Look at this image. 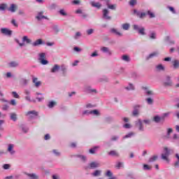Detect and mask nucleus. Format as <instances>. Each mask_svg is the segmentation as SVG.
I'll list each match as a JSON object with an SVG mask.
<instances>
[{
    "label": "nucleus",
    "mask_w": 179,
    "mask_h": 179,
    "mask_svg": "<svg viewBox=\"0 0 179 179\" xmlns=\"http://www.w3.org/2000/svg\"><path fill=\"white\" fill-rule=\"evenodd\" d=\"M97 167H100V163L98 162H92L89 164V169H97Z\"/></svg>",
    "instance_id": "4468645a"
},
{
    "label": "nucleus",
    "mask_w": 179,
    "mask_h": 179,
    "mask_svg": "<svg viewBox=\"0 0 179 179\" xmlns=\"http://www.w3.org/2000/svg\"><path fill=\"white\" fill-rule=\"evenodd\" d=\"M11 94H12V96H13V97H14V99H20V96H19V94H17V92H11Z\"/></svg>",
    "instance_id": "09e8293b"
},
{
    "label": "nucleus",
    "mask_w": 179,
    "mask_h": 179,
    "mask_svg": "<svg viewBox=\"0 0 179 179\" xmlns=\"http://www.w3.org/2000/svg\"><path fill=\"white\" fill-rule=\"evenodd\" d=\"M26 117L31 121L32 120H36L38 117V112L36 110H29L25 113Z\"/></svg>",
    "instance_id": "7ed1b4c3"
},
{
    "label": "nucleus",
    "mask_w": 179,
    "mask_h": 179,
    "mask_svg": "<svg viewBox=\"0 0 179 179\" xmlns=\"http://www.w3.org/2000/svg\"><path fill=\"white\" fill-rule=\"evenodd\" d=\"M31 93L30 90H24V94L26 95L25 100H27V101H31V97L30 96Z\"/></svg>",
    "instance_id": "aec40b11"
},
{
    "label": "nucleus",
    "mask_w": 179,
    "mask_h": 179,
    "mask_svg": "<svg viewBox=\"0 0 179 179\" xmlns=\"http://www.w3.org/2000/svg\"><path fill=\"white\" fill-rule=\"evenodd\" d=\"M8 66L10 68H17L19 66V62H10L8 63Z\"/></svg>",
    "instance_id": "393cba45"
},
{
    "label": "nucleus",
    "mask_w": 179,
    "mask_h": 179,
    "mask_svg": "<svg viewBox=\"0 0 179 179\" xmlns=\"http://www.w3.org/2000/svg\"><path fill=\"white\" fill-rule=\"evenodd\" d=\"M52 152L53 155H55V156H61V152H59V151H58L57 150H53Z\"/></svg>",
    "instance_id": "5fc2aeb1"
},
{
    "label": "nucleus",
    "mask_w": 179,
    "mask_h": 179,
    "mask_svg": "<svg viewBox=\"0 0 179 179\" xmlns=\"http://www.w3.org/2000/svg\"><path fill=\"white\" fill-rule=\"evenodd\" d=\"M129 27H131V24H129V23H124L122 24V29L123 30H129Z\"/></svg>",
    "instance_id": "f704fd0d"
},
{
    "label": "nucleus",
    "mask_w": 179,
    "mask_h": 179,
    "mask_svg": "<svg viewBox=\"0 0 179 179\" xmlns=\"http://www.w3.org/2000/svg\"><path fill=\"white\" fill-rule=\"evenodd\" d=\"M148 15L149 17H150V19H152L153 17H156V15H155V13H153L150 10L148 11Z\"/></svg>",
    "instance_id": "a18cd8bd"
},
{
    "label": "nucleus",
    "mask_w": 179,
    "mask_h": 179,
    "mask_svg": "<svg viewBox=\"0 0 179 179\" xmlns=\"http://www.w3.org/2000/svg\"><path fill=\"white\" fill-rule=\"evenodd\" d=\"M126 90H135V85L129 83L127 86L125 87Z\"/></svg>",
    "instance_id": "c756f323"
},
{
    "label": "nucleus",
    "mask_w": 179,
    "mask_h": 179,
    "mask_svg": "<svg viewBox=\"0 0 179 179\" xmlns=\"http://www.w3.org/2000/svg\"><path fill=\"white\" fill-rule=\"evenodd\" d=\"M173 150L165 148L164 149V152L161 155V159L166 162V163H169L170 162L169 157L170 156L171 153H173Z\"/></svg>",
    "instance_id": "f257e3e1"
},
{
    "label": "nucleus",
    "mask_w": 179,
    "mask_h": 179,
    "mask_svg": "<svg viewBox=\"0 0 179 179\" xmlns=\"http://www.w3.org/2000/svg\"><path fill=\"white\" fill-rule=\"evenodd\" d=\"M20 129H22V132H24V134H26L29 131V128L26 127V125L24 124H22L20 126Z\"/></svg>",
    "instance_id": "a19ab883"
},
{
    "label": "nucleus",
    "mask_w": 179,
    "mask_h": 179,
    "mask_svg": "<svg viewBox=\"0 0 179 179\" xmlns=\"http://www.w3.org/2000/svg\"><path fill=\"white\" fill-rule=\"evenodd\" d=\"M86 31H87V34L88 36H90L91 34H93V33H94V29H87Z\"/></svg>",
    "instance_id": "4d7b16f0"
},
{
    "label": "nucleus",
    "mask_w": 179,
    "mask_h": 179,
    "mask_svg": "<svg viewBox=\"0 0 179 179\" xmlns=\"http://www.w3.org/2000/svg\"><path fill=\"white\" fill-rule=\"evenodd\" d=\"M16 9H17V5L12 3L9 7L8 10L12 13H15V12H16Z\"/></svg>",
    "instance_id": "4be33fe9"
},
{
    "label": "nucleus",
    "mask_w": 179,
    "mask_h": 179,
    "mask_svg": "<svg viewBox=\"0 0 179 179\" xmlns=\"http://www.w3.org/2000/svg\"><path fill=\"white\" fill-rule=\"evenodd\" d=\"M109 13H110V11L108 10L103 9V19H105L106 20H111V17L110 15H108Z\"/></svg>",
    "instance_id": "9d476101"
},
{
    "label": "nucleus",
    "mask_w": 179,
    "mask_h": 179,
    "mask_svg": "<svg viewBox=\"0 0 179 179\" xmlns=\"http://www.w3.org/2000/svg\"><path fill=\"white\" fill-rule=\"evenodd\" d=\"M10 118L12 121L15 122L17 120V115H16V113H10Z\"/></svg>",
    "instance_id": "58836bf2"
},
{
    "label": "nucleus",
    "mask_w": 179,
    "mask_h": 179,
    "mask_svg": "<svg viewBox=\"0 0 179 179\" xmlns=\"http://www.w3.org/2000/svg\"><path fill=\"white\" fill-rule=\"evenodd\" d=\"M134 13L138 16V17H140V19H143L145 16H146L145 13L138 11L137 10H134Z\"/></svg>",
    "instance_id": "ddd939ff"
},
{
    "label": "nucleus",
    "mask_w": 179,
    "mask_h": 179,
    "mask_svg": "<svg viewBox=\"0 0 179 179\" xmlns=\"http://www.w3.org/2000/svg\"><path fill=\"white\" fill-rule=\"evenodd\" d=\"M7 152L10 155V156L15 155L16 151L15 150V145L13 144H8L7 145Z\"/></svg>",
    "instance_id": "39448f33"
},
{
    "label": "nucleus",
    "mask_w": 179,
    "mask_h": 179,
    "mask_svg": "<svg viewBox=\"0 0 179 179\" xmlns=\"http://www.w3.org/2000/svg\"><path fill=\"white\" fill-rule=\"evenodd\" d=\"M0 31L1 34H4V36H7L8 37L12 36V31L8 28H1Z\"/></svg>",
    "instance_id": "423d86ee"
},
{
    "label": "nucleus",
    "mask_w": 179,
    "mask_h": 179,
    "mask_svg": "<svg viewBox=\"0 0 179 179\" xmlns=\"http://www.w3.org/2000/svg\"><path fill=\"white\" fill-rule=\"evenodd\" d=\"M99 148H100V146H95V147L90 149L89 152L92 155H94V153H96V152L97 151V149H99Z\"/></svg>",
    "instance_id": "4c0bfd02"
},
{
    "label": "nucleus",
    "mask_w": 179,
    "mask_h": 179,
    "mask_svg": "<svg viewBox=\"0 0 179 179\" xmlns=\"http://www.w3.org/2000/svg\"><path fill=\"white\" fill-rule=\"evenodd\" d=\"M123 128H125V129H129L132 128V126L129 123H126L123 125Z\"/></svg>",
    "instance_id": "864d4df0"
},
{
    "label": "nucleus",
    "mask_w": 179,
    "mask_h": 179,
    "mask_svg": "<svg viewBox=\"0 0 179 179\" xmlns=\"http://www.w3.org/2000/svg\"><path fill=\"white\" fill-rule=\"evenodd\" d=\"M173 69H179V60H173Z\"/></svg>",
    "instance_id": "72a5a7b5"
},
{
    "label": "nucleus",
    "mask_w": 179,
    "mask_h": 179,
    "mask_svg": "<svg viewBox=\"0 0 179 179\" xmlns=\"http://www.w3.org/2000/svg\"><path fill=\"white\" fill-rule=\"evenodd\" d=\"M60 69L62 72H65V71H66V66H65L64 64H62L61 66H60Z\"/></svg>",
    "instance_id": "774afa93"
},
{
    "label": "nucleus",
    "mask_w": 179,
    "mask_h": 179,
    "mask_svg": "<svg viewBox=\"0 0 179 179\" xmlns=\"http://www.w3.org/2000/svg\"><path fill=\"white\" fill-rule=\"evenodd\" d=\"M148 37L150 40H156L157 38V34L156 31H151L148 34Z\"/></svg>",
    "instance_id": "a211bd4d"
},
{
    "label": "nucleus",
    "mask_w": 179,
    "mask_h": 179,
    "mask_svg": "<svg viewBox=\"0 0 179 179\" xmlns=\"http://www.w3.org/2000/svg\"><path fill=\"white\" fill-rule=\"evenodd\" d=\"M166 8L169 9V12L172 13L173 15H177V10H176V8H174V7L168 6Z\"/></svg>",
    "instance_id": "473e14b6"
},
{
    "label": "nucleus",
    "mask_w": 179,
    "mask_h": 179,
    "mask_svg": "<svg viewBox=\"0 0 179 179\" xmlns=\"http://www.w3.org/2000/svg\"><path fill=\"white\" fill-rule=\"evenodd\" d=\"M59 13L62 15V16H66L68 14L66 13V12L65 11V10L64 9H61L59 11Z\"/></svg>",
    "instance_id": "603ef678"
},
{
    "label": "nucleus",
    "mask_w": 179,
    "mask_h": 179,
    "mask_svg": "<svg viewBox=\"0 0 179 179\" xmlns=\"http://www.w3.org/2000/svg\"><path fill=\"white\" fill-rule=\"evenodd\" d=\"M173 82H171V78L169 76H167L164 81V86H171Z\"/></svg>",
    "instance_id": "412c9836"
},
{
    "label": "nucleus",
    "mask_w": 179,
    "mask_h": 179,
    "mask_svg": "<svg viewBox=\"0 0 179 179\" xmlns=\"http://www.w3.org/2000/svg\"><path fill=\"white\" fill-rule=\"evenodd\" d=\"M45 53L42 52L38 54V60L40 61L42 65H47L48 64V61L45 60Z\"/></svg>",
    "instance_id": "20e7f679"
},
{
    "label": "nucleus",
    "mask_w": 179,
    "mask_h": 179,
    "mask_svg": "<svg viewBox=\"0 0 179 179\" xmlns=\"http://www.w3.org/2000/svg\"><path fill=\"white\" fill-rule=\"evenodd\" d=\"M136 127L138 128V130L143 131H145V129L143 127V124L142 123V120L141 119H138L137 121L135 122Z\"/></svg>",
    "instance_id": "1a4fd4ad"
},
{
    "label": "nucleus",
    "mask_w": 179,
    "mask_h": 179,
    "mask_svg": "<svg viewBox=\"0 0 179 179\" xmlns=\"http://www.w3.org/2000/svg\"><path fill=\"white\" fill-rule=\"evenodd\" d=\"M143 90H144L147 96H155V93L153 92V91L149 90L148 87H143Z\"/></svg>",
    "instance_id": "2eb2a0df"
},
{
    "label": "nucleus",
    "mask_w": 179,
    "mask_h": 179,
    "mask_svg": "<svg viewBox=\"0 0 179 179\" xmlns=\"http://www.w3.org/2000/svg\"><path fill=\"white\" fill-rule=\"evenodd\" d=\"M106 6L108 9H111L112 10H115V9H117V5L110 4L108 1L106 2Z\"/></svg>",
    "instance_id": "bb28decb"
},
{
    "label": "nucleus",
    "mask_w": 179,
    "mask_h": 179,
    "mask_svg": "<svg viewBox=\"0 0 179 179\" xmlns=\"http://www.w3.org/2000/svg\"><path fill=\"white\" fill-rule=\"evenodd\" d=\"M134 135H135V133L130 132V133L127 134V135H125L124 136H123V139H127L128 138H132V136H134Z\"/></svg>",
    "instance_id": "79ce46f5"
},
{
    "label": "nucleus",
    "mask_w": 179,
    "mask_h": 179,
    "mask_svg": "<svg viewBox=\"0 0 179 179\" xmlns=\"http://www.w3.org/2000/svg\"><path fill=\"white\" fill-rule=\"evenodd\" d=\"M90 4L93 8H96V9H100V8H101V3L99 2L91 1Z\"/></svg>",
    "instance_id": "b1692460"
},
{
    "label": "nucleus",
    "mask_w": 179,
    "mask_h": 179,
    "mask_svg": "<svg viewBox=\"0 0 179 179\" xmlns=\"http://www.w3.org/2000/svg\"><path fill=\"white\" fill-rule=\"evenodd\" d=\"M176 159H178V162H176L175 163V166H179V155L178 154H176Z\"/></svg>",
    "instance_id": "338daca9"
},
{
    "label": "nucleus",
    "mask_w": 179,
    "mask_h": 179,
    "mask_svg": "<svg viewBox=\"0 0 179 179\" xmlns=\"http://www.w3.org/2000/svg\"><path fill=\"white\" fill-rule=\"evenodd\" d=\"M110 31L113 33V34H116V36H119L120 37L122 36V34L116 29L113 28L110 29Z\"/></svg>",
    "instance_id": "2f4dec72"
},
{
    "label": "nucleus",
    "mask_w": 179,
    "mask_h": 179,
    "mask_svg": "<svg viewBox=\"0 0 179 179\" xmlns=\"http://www.w3.org/2000/svg\"><path fill=\"white\" fill-rule=\"evenodd\" d=\"M145 101L148 106H153V103H155V100L152 97L146 98Z\"/></svg>",
    "instance_id": "a878e982"
},
{
    "label": "nucleus",
    "mask_w": 179,
    "mask_h": 179,
    "mask_svg": "<svg viewBox=\"0 0 179 179\" xmlns=\"http://www.w3.org/2000/svg\"><path fill=\"white\" fill-rule=\"evenodd\" d=\"M8 8V4L1 3L0 4V10H5Z\"/></svg>",
    "instance_id": "37998d69"
},
{
    "label": "nucleus",
    "mask_w": 179,
    "mask_h": 179,
    "mask_svg": "<svg viewBox=\"0 0 179 179\" xmlns=\"http://www.w3.org/2000/svg\"><path fill=\"white\" fill-rule=\"evenodd\" d=\"M83 91L86 93H96V89L92 88L90 85H85L83 88Z\"/></svg>",
    "instance_id": "6e6552de"
},
{
    "label": "nucleus",
    "mask_w": 179,
    "mask_h": 179,
    "mask_svg": "<svg viewBox=\"0 0 179 179\" xmlns=\"http://www.w3.org/2000/svg\"><path fill=\"white\" fill-rule=\"evenodd\" d=\"M158 156L157 155H154L152 157H150L148 162L149 163H153L154 162H156L158 159Z\"/></svg>",
    "instance_id": "e433bc0d"
},
{
    "label": "nucleus",
    "mask_w": 179,
    "mask_h": 179,
    "mask_svg": "<svg viewBox=\"0 0 179 179\" xmlns=\"http://www.w3.org/2000/svg\"><path fill=\"white\" fill-rule=\"evenodd\" d=\"M101 51L104 54H107L108 55H112L113 52L110 51V48L107 47L101 48Z\"/></svg>",
    "instance_id": "f3484780"
},
{
    "label": "nucleus",
    "mask_w": 179,
    "mask_h": 179,
    "mask_svg": "<svg viewBox=\"0 0 179 179\" xmlns=\"http://www.w3.org/2000/svg\"><path fill=\"white\" fill-rule=\"evenodd\" d=\"M132 114L134 117H136V115H139V111L136 109H134Z\"/></svg>",
    "instance_id": "0e129e2a"
},
{
    "label": "nucleus",
    "mask_w": 179,
    "mask_h": 179,
    "mask_svg": "<svg viewBox=\"0 0 179 179\" xmlns=\"http://www.w3.org/2000/svg\"><path fill=\"white\" fill-rule=\"evenodd\" d=\"M135 5H136V0H131L129 1L130 6H135Z\"/></svg>",
    "instance_id": "680f3d73"
},
{
    "label": "nucleus",
    "mask_w": 179,
    "mask_h": 179,
    "mask_svg": "<svg viewBox=\"0 0 179 179\" xmlns=\"http://www.w3.org/2000/svg\"><path fill=\"white\" fill-rule=\"evenodd\" d=\"M143 170H152V166H150L148 164H144L143 165Z\"/></svg>",
    "instance_id": "052dcab7"
},
{
    "label": "nucleus",
    "mask_w": 179,
    "mask_h": 179,
    "mask_svg": "<svg viewBox=\"0 0 179 179\" xmlns=\"http://www.w3.org/2000/svg\"><path fill=\"white\" fill-rule=\"evenodd\" d=\"M92 177H100L101 176V170H96L92 173H91Z\"/></svg>",
    "instance_id": "cd10ccee"
},
{
    "label": "nucleus",
    "mask_w": 179,
    "mask_h": 179,
    "mask_svg": "<svg viewBox=\"0 0 179 179\" xmlns=\"http://www.w3.org/2000/svg\"><path fill=\"white\" fill-rule=\"evenodd\" d=\"M156 57H159V52L157 51L150 53L148 56H147L146 59H152V58H156Z\"/></svg>",
    "instance_id": "6ab92c4d"
},
{
    "label": "nucleus",
    "mask_w": 179,
    "mask_h": 179,
    "mask_svg": "<svg viewBox=\"0 0 179 179\" xmlns=\"http://www.w3.org/2000/svg\"><path fill=\"white\" fill-rule=\"evenodd\" d=\"M91 115H94L95 117H99L100 115V111L97 110H91Z\"/></svg>",
    "instance_id": "ea45409f"
},
{
    "label": "nucleus",
    "mask_w": 179,
    "mask_h": 179,
    "mask_svg": "<svg viewBox=\"0 0 179 179\" xmlns=\"http://www.w3.org/2000/svg\"><path fill=\"white\" fill-rule=\"evenodd\" d=\"M157 71H164V66L162 64H159L156 66Z\"/></svg>",
    "instance_id": "de8ad7c7"
},
{
    "label": "nucleus",
    "mask_w": 179,
    "mask_h": 179,
    "mask_svg": "<svg viewBox=\"0 0 179 179\" xmlns=\"http://www.w3.org/2000/svg\"><path fill=\"white\" fill-rule=\"evenodd\" d=\"M122 61H124V62H129L131 61V58L127 55L122 56Z\"/></svg>",
    "instance_id": "c9c22d12"
},
{
    "label": "nucleus",
    "mask_w": 179,
    "mask_h": 179,
    "mask_svg": "<svg viewBox=\"0 0 179 179\" xmlns=\"http://www.w3.org/2000/svg\"><path fill=\"white\" fill-rule=\"evenodd\" d=\"M161 120H162V117H160L159 116L154 117L155 122H160Z\"/></svg>",
    "instance_id": "13d9d810"
},
{
    "label": "nucleus",
    "mask_w": 179,
    "mask_h": 179,
    "mask_svg": "<svg viewBox=\"0 0 179 179\" xmlns=\"http://www.w3.org/2000/svg\"><path fill=\"white\" fill-rule=\"evenodd\" d=\"M80 37H82V34L80 31L76 32L74 36L75 40H78Z\"/></svg>",
    "instance_id": "3c124183"
},
{
    "label": "nucleus",
    "mask_w": 179,
    "mask_h": 179,
    "mask_svg": "<svg viewBox=\"0 0 179 179\" xmlns=\"http://www.w3.org/2000/svg\"><path fill=\"white\" fill-rule=\"evenodd\" d=\"M37 20H43V19H45V20H49L50 19L44 15V11H40L38 13V15L36 16Z\"/></svg>",
    "instance_id": "0eeeda50"
},
{
    "label": "nucleus",
    "mask_w": 179,
    "mask_h": 179,
    "mask_svg": "<svg viewBox=\"0 0 179 179\" xmlns=\"http://www.w3.org/2000/svg\"><path fill=\"white\" fill-rule=\"evenodd\" d=\"M109 156H114L115 157H119L120 153L115 150H111L108 152Z\"/></svg>",
    "instance_id": "c85d7f7f"
},
{
    "label": "nucleus",
    "mask_w": 179,
    "mask_h": 179,
    "mask_svg": "<svg viewBox=\"0 0 179 179\" xmlns=\"http://www.w3.org/2000/svg\"><path fill=\"white\" fill-rule=\"evenodd\" d=\"M3 170H9L10 169V164H5L3 165Z\"/></svg>",
    "instance_id": "6e6d98bb"
},
{
    "label": "nucleus",
    "mask_w": 179,
    "mask_h": 179,
    "mask_svg": "<svg viewBox=\"0 0 179 179\" xmlns=\"http://www.w3.org/2000/svg\"><path fill=\"white\" fill-rule=\"evenodd\" d=\"M106 176V177H113V173L111 171H107Z\"/></svg>",
    "instance_id": "69168bd1"
},
{
    "label": "nucleus",
    "mask_w": 179,
    "mask_h": 179,
    "mask_svg": "<svg viewBox=\"0 0 179 179\" xmlns=\"http://www.w3.org/2000/svg\"><path fill=\"white\" fill-rule=\"evenodd\" d=\"M75 157L80 159L81 162H86V160H87V158L85 155H75Z\"/></svg>",
    "instance_id": "7c9ffc66"
},
{
    "label": "nucleus",
    "mask_w": 179,
    "mask_h": 179,
    "mask_svg": "<svg viewBox=\"0 0 179 179\" xmlns=\"http://www.w3.org/2000/svg\"><path fill=\"white\" fill-rule=\"evenodd\" d=\"M52 29L55 33H59V28L57 25H53L52 27Z\"/></svg>",
    "instance_id": "c03bdc74"
},
{
    "label": "nucleus",
    "mask_w": 179,
    "mask_h": 179,
    "mask_svg": "<svg viewBox=\"0 0 179 179\" xmlns=\"http://www.w3.org/2000/svg\"><path fill=\"white\" fill-rule=\"evenodd\" d=\"M133 29L137 31L140 36H146V29L143 26L134 24Z\"/></svg>",
    "instance_id": "f03ea898"
},
{
    "label": "nucleus",
    "mask_w": 179,
    "mask_h": 179,
    "mask_svg": "<svg viewBox=\"0 0 179 179\" xmlns=\"http://www.w3.org/2000/svg\"><path fill=\"white\" fill-rule=\"evenodd\" d=\"M99 82H108V78L106 76L101 77L99 79Z\"/></svg>",
    "instance_id": "49530a36"
},
{
    "label": "nucleus",
    "mask_w": 179,
    "mask_h": 179,
    "mask_svg": "<svg viewBox=\"0 0 179 179\" xmlns=\"http://www.w3.org/2000/svg\"><path fill=\"white\" fill-rule=\"evenodd\" d=\"M44 44H45V42L43 41V39H37L31 43V45L33 47H38V45H43Z\"/></svg>",
    "instance_id": "9b49d317"
},
{
    "label": "nucleus",
    "mask_w": 179,
    "mask_h": 179,
    "mask_svg": "<svg viewBox=\"0 0 179 179\" xmlns=\"http://www.w3.org/2000/svg\"><path fill=\"white\" fill-rule=\"evenodd\" d=\"M22 41L23 44H32V41L27 36H24L22 37Z\"/></svg>",
    "instance_id": "dca6fc26"
},
{
    "label": "nucleus",
    "mask_w": 179,
    "mask_h": 179,
    "mask_svg": "<svg viewBox=\"0 0 179 179\" xmlns=\"http://www.w3.org/2000/svg\"><path fill=\"white\" fill-rule=\"evenodd\" d=\"M61 69V66L58 64H55L50 69L51 73H58Z\"/></svg>",
    "instance_id": "f8f14e48"
},
{
    "label": "nucleus",
    "mask_w": 179,
    "mask_h": 179,
    "mask_svg": "<svg viewBox=\"0 0 179 179\" xmlns=\"http://www.w3.org/2000/svg\"><path fill=\"white\" fill-rule=\"evenodd\" d=\"M117 169H121L124 167V164L122 162H117L116 164Z\"/></svg>",
    "instance_id": "bf43d9fd"
},
{
    "label": "nucleus",
    "mask_w": 179,
    "mask_h": 179,
    "mask_svg": "<svg viewBox=\"0 0 179 179\" xmlns=\"http://www.w3.org/2000/svg\"><path fill=\"white\" fill-rule=\"evenodd\" d=\"M57 106V101H49L47 104V106L48 107V108H54L55 106Z\"/></svg>",
    "instance_id": "5701e85b"
},
{
    "label": "nucleus",
    "mask_w": 179,
    "mask_h": 179,
    "mask_svg": "<svg viewBox=\"0 0 179 179\" xmlns=\"http://www.w3.org/2000/svg\"><path fill=\"white\" fill-rule=\"evenodd\" d=\"M119 138L120 137L118 136H113L111 137L110 141L114 142L115 141H118Z\"/></svg>",
    "instance_id": "e2e57ef3"
},
{
    "label": "nucleus",
    "mask_w": 179,
    "mask_h": 179,
    "mask_svg": "<svg viewBox=\"0 0 179 179\" xmlns=\"http://www.w3.org/2000/svg\"><path fill=\"white\" fill-rule=\"evenodd\" d=\"M92 115V110H85L83 111V115Z\"/></svg>",
    "instance_id": "8fccbe9b"
}]
</instances>
